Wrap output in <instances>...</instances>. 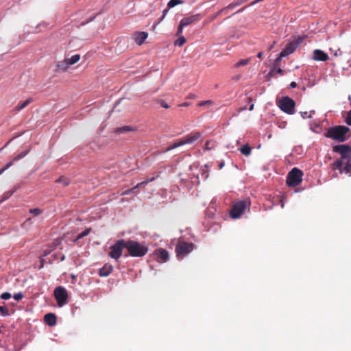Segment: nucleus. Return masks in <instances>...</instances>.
I'll return each mask as SVG.
<instances>
[{
    "label": "nucleus",
    "mask_w": 351,
    "mask_h": 351,
    "mask_svg": "<svg viewBox=\"0 0 351 351\" xmlns=\"http://www.w3.org/2000/svg\"><path fill=\"white\" fill-rule=\"evenodd\" d=\"M125 247L128 251V254L125 256L142 257L148 252V247L144 244L140 243L134 240L125 241Z\"/></svg>",
    "instance_id": "1"
},
{
    "label": "nucleus",
    "mask_w": 351,
    "mask_h": 351,
    "mask_svg": "<svg viewBox=\"0 0 351 351\" xmlns=\"http://www.w3.org/2000/svg\"><path fill=\"white\" fill-rule=\"evenodd\" d=\"M350 131V128L344 125H337L328 128L325 136L337 142H344L346 134Z\"/></svg>",
    "instance_id": "2"
},
{
    "label": "nucleus",
    "mask_w": 351,
    "mask_h": 351,
    "mask_svg": "<svg viewBox=\"0 0 351 351\" xmlns=\"http://www.w3.org/2000/svg\"><path fill=\"white\" fill-rule=\"evenodd\" d=\"M333 151L341 154V159L336 160L332 164L334 169H341L345 163V160L350 158L351 154L350 147L346 145H336L333 147Z\"/></svg>",
    "instance_id": "3"
},
{
    "label": "nucleus",
    "mask_w": 351,
    "mask_h": 351,
    "mask_svg": "<svg viewBox=\"0 0 351 351\" xmlns=\"http://www.w3.org/2000/svg\"><path fill=\"white\" fill-rule=\"evenodd\" d=\"M303 172L295 167L288 173L287 177V184L291 187H295L300 184L302 181Z\"/></svg>",
    "instance_id": "4"
},
{
    "label": "nucleus",
    "mask_w": 351,
    "mask_h": 351,
    "mask_svg": "<svg viewBox=\"0 0 351 351\" xmlns=\"http://www.w3.org/2000/svg\"><path fill=\"white\" fill-rule=\"evenodd\" d=\"M195 247L193 243L180 241L176 246V256L179 259H182L185 256L191 252Z\"/></svg>",
    "instance_id": "5"
},
{
    "label": "nucleus",
    "mask_w": 351,
    "mask_h": 351,
    "mask_svg": "<svg viewBox=\"0 0 351 351\" xmlns=\"http://www.w3.org/2000/svg\"><path fill=\"white\" fill-rule=\"evenodd\" d=\"M250 203L247 201L242 200L233 204L230 212V215L232 219H237L244 213Z\"/></svg>",
    "instance_id": "6"
},
{
    "label": "nucleus",
    "mask_w": 351,
    "mask_h": 351,
    "mask_svg": "<svg viewBox=\"0 0 351 351\" xmlns=\"http://www.w3.org/2000/svg\"><path fill=\"white\" fill-rule=\"evenodd\" d=\"M125 245L124 239L117 240L113 245L110 247L109 256L115 260L119 259L122 255L123 250L125 248Z\"/></svg>",
    "instance_id": "7"
},
{
    "label": "nucleus",
    "mask_w": 351,
    "mask_h": 351,
    "mask_svg": "<svg viewBox=\"0 0 351 351\" xmlns=\"http://www.w3.org/2000/svg\"><path fill=\"white\" fill-rule=\"evenodd\" d=\"M53 295L60 307L68 303V293L64 287L61 286L56 287L54 289Z\"/></svg>",
    "instance_id": "8"
},
{
    "label": "nucleus",
    "mask_w": 351,
    "mask_h": 351,
    "mask_svg": "<svg viewBox=\"0 0 351 351\" xmlns=\"http://www.w3.org/2000/svg\"><path fill=\"white\" fill-rule=\"evenodd\" d=\"M295 105V101L289 97H283L279 101L280 108L285 112H287L289 114H292L294 113Z\"/></svg>",
    "instance_id": "9"
},
{
    "label": "nucleus",
    "mask_w": 351,
    "mask_h": 351,
    "mask_svg": "<svg viewBox=\"0 0 351 351\" xmlns=\"http://www.w3.org/2000/svg\"><path fill=\"white\" fill-rule=\"evenodd\" d=\"M301 43L302 40L300 39L289 43L285 49L280 52V56L286 57L293 53Z\"/></svg>",
    "instance_id": "10"
},
{
    "label": "nucleus",
    "mask_w": 351,
    "mask_h": 351,
    "mask_svg": "<svg viewBox=\"0 0 351 351\" xmlns=\"http://www.w3.org/2000/svg\"><path fill=\"white\" fill-rule=\"evenodd\" d=\"M29 149H26V150L22 151L21 153L16 155L11 161L6 163L0 169V175H1L5 171H6L8 169H9L11 166H12L14 164V162L19 161L21 159L23 158L29 153Z\"/></svg>",
    "instance_id": "11"
},
{
    "label": "nucleus",
    "mask_w": 351,
    "mask_h": 351,
    "mask_svg": "<svg viewBox=\"0 0 351 351\" xmlns=\"http://www.w3.org/2000/svg\"><path fill=\"white\" fill-rule=\"evenodd\" d=\"M200 137H201V133L199 132H191V133L186 135L180 140L182 141V145H184L186 144L193 143L197 140H198Z\"/></svg>",
    "instance_id": "12"
},
{
    "label": "nucleus",
    "mask_w": 351,
    "mask_h": 351,
    "mask_svg": "<svg viewBox=\"0 0 351 351\" xmlns=\"http://www.w3.org/2000/svg\"><path fill=\"white\" fill-rule=\"evenodd\" d=\"M154 254L156 255L158 261L165 263L168 260L169 253L168 252L162 248H159L155 250Z\"/></svg>",
    "instance_id": "13"
},
{
    "label": "nucleus",
    "mask_w": 351,
    "mask_h": 351,
    "mask_svg": "<svg viewBox=\"0 0 351 351\" xmlns=\"http://www.w3.org/2000/svg\"><path fill=\"white\" fill-rule=\"evenodd\" d=\"M313 60L325 62L329 59L328 55L321 49H315L313 55Z\"/></svg>",
    "instance_id": "14"
},
{
    "label": "nucleus",
    "mask_w": 351,
    "mask_h": 351,
    "mask_svg": "<svg viewBox=\"0 0 351 351\" xmlns=\"http://www.w3.org/2000/svg\"><path fill=\"white\" fill-rule=\"evenodd\" d=\"M155 180V178L154 177H152L149 179H147L146 180H144L138 184H137L134 188L132 189H128V190H126L125 191H123L122 193H121V195H129L132 193H134L135 192V190L141 186H145L147 185L148 183L154 181Z\"/></svg>",
    "instance_id": "15"
},
{
    "label": "nucleus",
    "mask_w": 351,
    "mask_h": 351,
    "mask_svg": "<svg viewBox=\"0 0 351 351\" xmlns=\"http://www.w3.org/2000/svg\"><path fill=\"white\" fill-rule=\"evenodd\" d=\"M57 323V317L55 313H49L45 314V324L49 326H53Z\"/></svg>",
    "instance_id": "16"
},
{
    "label": "nucleus",
    "mask_w": 351,
    "mask_h": 351,
    "mask_svg": "<svg viewBox=\"0 0 351 351\" xmlns=\"http://www.w3.org/2000/svg\"><path fill=\"white\" fill-rule=\"evenodd\" d=\"M113 267L110 264H105L99 271L101 277H106L112 271Z\"/></svg>",
    "instance_id": "17"
},
{
    "label": "nucleus",
    "mask_w": 351,
    "mask_h": 351,
    "mask_svg": "<svg viewBox=\"0 0 351 351\" xmlns=\"http://www.w3.org/2000/svg\"><path fill=\"white\" fill-rule=\"evenodd\" d=\"M147 38V34L144 32H137L134 35V40L138 45H141Z\"/></svg>",
    "instance_id": "18"
},
{
    "label": "nucleus",
    "mask_w": 351,
    "mask_h": 351,
    "mask_svg": "<svg viewBox=\"0 0 351 351\" xmlns=\"http://www.w3.org/2000/svg\"><path fill=\"white\" fill-rule=\"evenodd\" d=\"M197 20V16L193 15L189 17L183 18L180 23H182V25H184V27L191 25L193 22Z\"/></svg>",
    "instance_id": "19"
},
{
    "label": "nucleus",
    "mask_w": 351,
    "mask_h": 351,
    "mask_svg": "<svg viewBox=\"0 0 351 351\" xmlns=\"http://www.w3.org/2000/svg\"><path fill=\"white\" fill-rule=\"evenodd\" d=\"M339 170L341 173L345 172L346 173H350L351 175V160L350 158L346 160L343 166Z\"/></svg>",
    "instance_id": "20"
},
{
    "label": "nucleus",
    "mask_w": 351,
    "mask_h": 351,
    "mask_svg": "<svg viewBox=\"0 0 351 351\" xmlns=\"http://www.w3.org/2000/svg\"><path fill=\"white\" fill-rule=\"evenodd\" d=\"M283 57H281L280 56V53L279 54V56L275 60L274 64H273V66L269 73L268 75H273L274 71H275V69L276 67H278L280 66V62H281V60H282V58Z\"/></svg>",
    "instance_id": "21"
},
{
    "label": "nucleus",
    "mask_w": 351,
    "mask_h": 351,
    "mask_svg": "<svg viewBox=\"0 0 351 351\" xmlns=\"http://www.w3.org/2000/svg\"><path fill=\"white\" fill-rule=\"evenodd\" d=\"M32 102V99H27L25 101L19 103L16 107L15 110L20 111L25 108L27 105H29Z\"/></svg>",
    "instance_id": "22"
},
{
    "label": "nucleus",
    "mask_w": 351,
    "mask_h": 351,
    "mask_svg": "<svg viewBox=\"0 0 351 351\" xmlns=\"http://www.w3.org/2000/svg\"><path fill=\"white\" fill-rule=\"evenodd\" d=\"M241 153L245 156H249L251 154L252 148L251 147L246 144L239 148Z\"/></svg>",
    "instance_id": "23"
},
{
    "label": "nucleus",
    "mask_w": 351,
    "mask_h": 351,
    "mask_svg": "<svg viewBox=\"0 0 351 351\" xmlns=\"http://www.w3.org/2000/svg\"><path fill=\"white\" fill-rule=\"evenodd\" d=\"M134 129L133 128H132L131 126L126 125V126L117 128L115 130V132L117 134H121V133H124L126 132L134 131Z\"/></svg>",
    "instance_id": "24"
},
{
    "label": "nucleus",
    "mask_w": 351,
    "mask_h": 351,
    "mask_svg": "<svg viewBox=\"0 0 351 351\" xmlns=\"http://www.w3.org/2000/svg\"><path fill=\"white\" fill-rule=\"evenodd\" d=\"M80 59V55L75 54L72 56L70 58H67L66 60L68 61V63L69 65L74 64L77 63Z\"/></svg>",
    "instance_id": "25"
},
{
    "label": "nucleus",
    "mask_w": 351,
    "mask_h": 351,
    "mask_svg": "<svg viewBox=\"0 0 351 351\" xmlns=\"http://www.w3.org/2000/svg\"><path fill=\"white\" fill-rule=\"evenodd\" d=\"M180 146H182V141L180 139H178L177 140L176 142H174L172 145H169L165 151V152H169L171 149H176L178 147H180Z\"/></svg>",
    "instance_id": "26"
},
{
    "label": "nucleus",
    "mask_w": 351,
    "mask_h": 351,
    "mask_svg": "<svg viewBox=\"0 0 351 351\" xmlns=\"http://www.w3.org/2000/svg\"><path fill=\"white\" fill-rule=\"evenodd\" d=\"M70 65L68 63V61L66 59H65L64 61L60 62L58 64V67L59 69L65 71Z\"/></svg>",
    "instance_id": "27"
},
{
    "label": "nucleus",
    "mask_w": 351,
    "mask_h": 351,
    "mask_svg": "<svg viewBox=\"0 0 351 351\" xmlns=\"http://www.w3.org/2000/svg\"><path fill=\"white\" fill-rule=\"evenodd\" d=\"M251 60V58H247V59H243V60H239L238 62H237L235 64H234V67L235 68H238L241 66H245V65H247L250 63Z\"/></svg>",
    "instance_id": "28"
},
{
    "label": "nucleus",
    "mask_w": 351,
    "mask_h": 351,
    "mask_svg": "<svg viewBox=\"0 0 351 351\" xmlns=\"http://www.w3.org/2000/svg\"><path fill=\"white\" fill-rule=\"evenodd\" d=\"M186 43V39L183 36H180L179 38L175 41V45L181 47Z\"/></svg>",
    "instance_id": "29"
},
{
    "label": "nucleus",
    "mask_w": 351,
    "mask_h": 351,
    "mask_svg": "<svg viewBox=\"0 0 351 351\" xmlns=\"http://www.w3.org/2000/svg\"><path fill=\"white\" fill-rule=\"evenodd\" d=\"M182 3L181 0H170L167 3V7L171 8L178 4Z\"/></svg>",
    "instance_id": "30"
},
{
    "label": "nucleus",
    "mask_w": 351,
    "mask_h": 351,
    "mask_svg": "<svg viewBox=\"0 0 351 351\" xmlns=\"http://www.w3.org/2000/svg\"><path fill=\"white\" fill-rule=\"evenodd\" d=\"M58 182L62 183L63 186H68L69 184V180L65 177H60L58 180Z\"/></svg>",
    "instance_id": "31"
},
{
    "label": "nucleus",
    "mask_w": 351,
    "mask_h": 351,
    "mask_svg": "<svg viewBox=\"0 0 351 351\" xmlns=\"http://www.w3.org/2000/svg\"><path fill=\"white\" fill-rule=\"evenodd\" d=\"M315 114L314 110H311L309 112H301V116L305 119V118H311L312 117L313 114Z\"/></svg>",
    "instance_id": "32"
},
{
    "label": "nucleus",
    "mask_w": 351,
    "mask_h": 351,
    "mask_svg": "<svg viewBox=\"0 0 351 351\" xmlns=\"http://www.w3.org/2000/svg\"><path fill=\"white\" fill-rule=\"evenodd\" d=\"M32 223V220L31 218H28L23 224H22V227L27 230L29 228V226H31V224Z\"/></svg>",
    "instance_id": "33"
},
{
    "label": "nucleus",
    "mask_w": 351,
    "mask_h": 351,
    "mask_svg": "<svg viewBox=\"0 0 351 351\" xmlns=\"http://www.w3.org/2000/svg\"><path fill=\"white\" fill-rule=\"evenodd\" d=\"M0 313L2 316H8L9 313L7 307L5 306H0Z\"/></svg>",
    "instance_id": "34"
},
{
    "label": "nucleus",
    "mask_w": 351,
    "mask_h": 351,
    "mask_svg": "<svg viewBox=\"0 0 351 351\" xmlns=\"http://www.w3.org/2000/svg\"><path fill=\"white\" fill-rule=\"evenodd\" d=\"M156 101L165 109L169 108V106L163 99H156Z\"/></svg>",
    "instance_id": "35"
},
{
    "label": "nucleus",
    "mask_w": 351,
    "mask_h": 351,
    "mask_svg": "<svg viewBox=\"0 0 351 351\" xmlns=\"http://www.w3.org/2000/svg\"><path fill=\"white\" fill-rule=\"evenodd\" d=\"M89 232H90V229H86V230H84L83 232H82L77 236V239L78 240V239L83 238L84 237L88 235L89 234Z\"/></svg>",
    "instance_id": "36"
},
{
    "label": "nucleus",
    "mask_w": 351,
    "mask_h": 351,
    "mask_svg": "<svg viewBox=\"0 0 351 351\" xmlns=\"http://www.w3.org/2000/svg\"><path fill=\"white\" fill-rule=\"evenodd\" d=\"M29 213L34 215H38L42 213V210L38 208H33L30 209Z\"/></svg>",
    "instance_id": "37"
},
{
    "label": "nucleus",
    "mask_w": 351,
    "mask_h": 351,
    "mask_svg": "<svg viewBox=\"0 0 351 351\" xmlns=\"http://www.w3.org/2000/svg\"><path fill=\"white\" fill-rule=\"evenodd\" d=\"M0 297L3 300H8L11 298V294L9 292H4Z\"/></svg>",
    "instance_id": "38"
},
{
    "label": "nucleus",
    "mask_w": 351,
    "mask_h": 351,
    "mask_svg": "<svg viewBox=\"0 0 351 351\" xmlns=\"http://www.w3.org/2000/svg\"><path fill=\"white\" fill-rule=\"evenodd\" d=\"M13 298L15 300L19 301L23 298V295L22 293H17L14 295Z\"/></svg>",
    "instance_id": "39"
},
{
    "label": "nucleus",
    "mask_w": 351,
    "mask_h": 351,
    "mask_svg": "<svg viewBox=\"0 0 351 351\" xmlns=\"http://www.w3.org/2000/svg\"><path fill=\"white\" fill-rule=\"evenodd\" d=\"M276 73H279L280 75H283L284 74L283 70L282 69H280V66L276 67L274 74L273 75H270L271 76H274Z\"/></svg>",
    "instance_id": "40"
},
{
    "label": "nucleus",
    "mask_w": 351,
    "mask_h": 351,
    "mask_svg": "<svg viewBox=\"0 0 351 351\" xmlns=\"http://www.w3.org/2000/svg\"><path fill=\"white\" fill-rule=\"evenodd\" d=\"M169 8H167V9H165V10H163V12H162V16L159 19V20H158V23H160V21H162L164 19V18L165 17V16L167 15V13H168V12H169Z\"/></svg>",
    "instance_id": "41"
},
{
    "label": "nucleus",
    "mask_w": 351,
    "mask_h": 351,
    "mask_svg": "<svg viewBox=\"0 0 351 351\" xmlns=\"http://www.w3.org/2000/svg\"><path fill=\"white\" fill-rule=\"evenodd\" d=\"M14 193V191H10L9 192H7L4 194V197L3 198V200L7 199L9 197H10L13 193Z\"/></svg>",
    "instance_id": "42"
},
{
    "label": "nucleus",
    "mask_w": 351,
    "mask_h": 351,
    "mask_svg": "<svg viewBox=\"0 0 351 351\" xmlns=\"http://www.w3.org/2000/svg\"><path fill=\"white\" fill-rule=\"evenodd\" d=\"M346 123L349 125H351V110L348 113V116H347V118H346Z\"/></svg>",
    "instance_id": "43"
},
{
    "label": "nucleus",
    "mask_w": 351,
    "mask_h": 351,
    "mask_svg": "<svg viewBox=\"0 0 351 351\" xmlns=\"http://www.w3.org/2000/svg\"><path fill=\"white\" fill-rule=\"evenodd\" d=\"M184 25H182V23H180V25L178 27V32H177V35L180 36L182 34V31H183V28H184Z\"/></svg>",
    "instance_id": "44"
},
{
    "label": "nucleus",
    "mask_w": 351,
    "mask_h": 351,
    "mask_svg": "<svg viewBox=\"0 0 351 351\" xmlns=\"http://www.w3.org/2000/svg\"><path fill=\"white\" fill-rule=\"evenodd\" d=\"M212 104V101L211 100H206V101H204L199 102L198 105L199 106H204V105H206V104Z\"/></svg>",
    "instance_id": "45"
},
{
    "label": "nucleus",
    "mask_w": 351,
    "mask_h": 351,
    "mask_svg": "<svg viewBox=\"0 0 351 351\" xmlns=\"http://www.w3.org/2000/svg\"><path fill=\"white\" fill-rule=\"evenodd\" d=\"M220 14H217V12L215 14L210 16V21H214L217 16H219Z\"/></svg>",
    "instance_id": "46"
},
{
    "label": "nucleus",
    "mask_w": 351,
    "mask_h": 351,
    "mask_svg": "<svg viewBox=\"0 0 351 351\" xmlns=\"http://www.w3.org/2000/svg\"><path fill=\"white\" fill-rule=\"evenodd\" d=\"M296 86H297V83L295 82H292L290 84V87L291 88H295Z\"/></svg>",
    "instance_id": "47"
},
{
    "label": "nucleus",
    "mask_w": 351,
    "mask_h": 351,
    "mask_svg": "<svg viewBox=\"0 0 351 351\" xmlns=\"http://www.w3.org/2000/svg\"><path fill=\"white\" fill-rule=\"evenodd\" d=\"M209 144H210V141H206V149H211V147H209Z\"/></svg>",
    "instance_id": "48"
},
{
    "label": "nucleus",
    "mask_w": 351,
    "mask_h": 351,
    "mask_svg": "<svg viewBox=\"0 0 351 351\" xmlns=\"http://www.w3.org/2000/svg\"><path fill=\"white\" fill-rule=\"evenodd\" d=\"M224 166V162H221L219 165V168L221 169Z\"/></svg>",
    "instance_id": "49"
},
{
    "label": "nucleus",
    "mask_w": 351,
    "mask_h": 351,
    "mask_svg": "<svg viewBox=\"0 0 351 351\" xmlns=\"http://www.w3.org/2000/svg\"><path fill=\"white\" fill-rule=\"evenodd\" d=\"M263 52H259L258 54H257V57L258 58H261L263 57Z\"/></svg>",
    "instance_id": "50"
},
{
    "label": "nucleus",
    "mask_w": 351,
    "mask_h": 351,
    "mask_svg": "<svg viewBox=\"0 0 351 351\" xmlns=\"http://www.w3.org/2000/svg\"><path fill=\"white\" fill-rule=\"evenodd\" d=\"M189 106V104L187 103V102H184V103H183V104H182L180 105V106H184V107H186V106Z\"/></svg>",
    "instance_id": "51"
},
{
    "label": "nucleus",
    "mask_w": 351,
    "mask_h": 351,
    "mask_svg": "<svg viewBox=\"0 0 351 351\" xmlns=\"http://www.w3.org/2000/svg\"><path fill=\"white\" fill-rule=\"evenodd\" d=\"M44 265V260L41 258H40V267H43Z\"/></svg>",
    "instance_id": "52"
},
{
    "label": "nucleus",
    "mask_w": 351,
    "mask_h": 351,
    "mask_svg": "<svg viewBox=\"0 0 351 351\" xmlns=\"http://www.w3.org/2000/svg\"><path fill=\"white\" fill-rule=\"evenodd\" d=\"M276 41H274V42H273V43L271 44V46H270V47H269V50H271V49L274 47V45H276Z\"/></svg>",
    "instance_id": "53"
},
{
    "label": "nucleus",
    "mask_w": 351,
    "mask_h": 351,
    "mask_svg": "<svg viewBox=\"0 0 351 351\" xmlns=\"http://www.w3.org/2000/svg\"><path fill=\"white\" fill-rule=\"evenodd\" d=\"M254 109V104H252L249 108V110L251 111Z\"/></svg>",
    "instance_id": "54"
},
{
    "label": "nucleus",
    "mask_w": 351,
    "mask_h": 351,
    "mask_svg": "<svg viewBox=\"0 0 351 351\" xmlns=\"http://www.w3.org/2000/svg\"><path fill=\"white\" fill-rule=\"evenodd\" d=\"M244 10H245V8H243L241 10H238V11H237V12H236L235 13H238V12H242V11H243Z\"/></svg>",
    "instance_id": "55"
},
{
    "label": "nucleus",
    "mask_w": 351,
    "mask_h": 351,
    "mask_svg": "<svg viewBox=\"0 0 351 351\" xmlns=\"http://www.w3.org/2000/svg\"><path fill=\"white\" fill-rule=\"evenodd\" d=\"M350 6L351 7V1H350Z\"/></svg>",
    "instance_id": "56"
}]
</instances>
